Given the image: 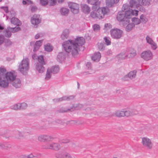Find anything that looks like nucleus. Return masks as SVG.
Here are the masks:
<instances>
[{
  "label": "nucleus",
  "mask_w": 158,
  "mask_h": 158,
  "mask_svg": "<svg viewBox=\"0 0 158 158\" xmlns=\"http://www.w3.org/2000/svg\"><path fill=\"white\" fill-rule=\"evenodd\" d=\"M128 113L129 112H127V110L123 109L119 112V117H123L124 116H129L130 114Z\"/></svg>",
  "instance_id": "cd10ccee"
},
{
  "label": "nucleus",
  "mask_w": 158,
  "mask_h": 158,
  "mask_svg": "<svg viewBox=\"0 0 158 158\" xmlns=\"http://www.w3.org/2000/svg\"><path fill=\"white\" fill-rule=\"evenodd\" d=\"M136 73V71L134 70L129 72L127 75H125L123 78V79L125 81L129 80V79H132L135 77Z\"/></svg>",
  "instance_id": "9b49d317"
},
{
  "label": "nucleus",
  "mask_w": 158,
  "mask_h": 158,
  "mask_svg": "<svg viewBox=\"0 0 158 158\" xmlns=\"http://www.w3.org/2000/svg\"><path fill=\"white\" fill-rule=\"evenodd\" d=\"M138 9H139V10L141 11V12H144L145 11V8L144 7H143L142 6L140 5L139 4Z\"/></svg>",
  "instance_id": "052dcab7"
},
{
  "label": "nucleus",
  "mask_w": 158,
  "mask_h": 158,
  "mask_svg": "<svg viewBox=\"0 0 158 158\" xmlns=\"http://www.w3.org/2000/svg\"><path fill=\"white\" fill-rule=\"evenodd\" d=\"M19 104L20 105V109H25L27 108V104L25 103H19Z\"/></svg>",
  "instance_id": "3c124183"
},
{
  "label": "nucleus",
  "mask_w": 158,
  "mask_h": 158,
  "mask_svg": "<svg viewBox=\"0 0 158 158\" xmlns=\"http://www.w3.org/2000/svg\"><path fill=\"white\" fill-rule=\"evenodd\" d=\"M135 26V24L133 23H131L128 24L126 27V31H130Z\"/></svg>",
  "instance_id": "2f4dec72"
},
{
  "label": "nucleus",
  "mask_w": 158,
  "mask_h": 158,
  "mask_svg": "<svg viewBox=\"0 0 158 158\" xmlns=\"http://www.w3.org/2000/svg\"><path fill=\"white\" fill-rule=\"evenodd\" d=\"M6 13L8 12V9L7 6L2 7H1Z\"/></svg>",
  "instance_id": "69168bd1"
},
{
  "label": "nucleus",
  "mask_w": 158,
  "mask_h": 158,
  "mask_svg": "<svg viewBox=\"0 0 158 158\" xmlns=\"http://www.w3.org/2000/svg\"><path fill=\"white\" fill-rule=\"evenodd\" d=\"M10 22L11 23L17 26H20L21 25L20 21L18 18L14 17L11 19Z\"/></svg>",
  "instance_id": "aec40b11"
},
{
  "label": "nucleus",
  "mask_w": 158,
  "mask_h": 158,
  "mask_svg": "<svg viewBox=\"0 0 158 158\" xmlns=\"http://www.w3.org/2000/svg\"><path fill=\"white\" fill-rule=\"evenodd\" d=\"M97 10L92 11L90 13V16L93 19H94L98 18L102 19L104 18L105 14H106L108 11L107 8L105 7H102V8H98Z\"/></svg>",
  "instance_id": "f03ea898"
},
{
  "label": "nucleus",
  "mask_w": 158,
  "mask_h": 158,
  "mask_svg": "<svg viewBox=\"0 0 158 158\" xmlns=\"http://www.w3.org/2000/svg\"><path fill=\"white\" fill-rule=\"evenodd\" d=\"M127 48L122 50L119 54V58L122 59H127Z\"/></svg>",
  "instance_id": "6ab92c4d"
},
{
  "label": "nucleus",
  "mask_w": 158,
  "mask_h": 158,
  "mask_svg": "<svg viewBox=\"0 0 158 158\" xmlns=\"http://www.w3.org/2000/svg\"><path fill=\"white\" fill-rule=\"evenodd\" d=\"M118 2H117L116 0H106V5L109 7H112L115 2L117 3Z\"/></svg>",
  "instance_id": "c85d7f7f"
},
{
  "label": "nucleus",
  "mask_w": 158,
  "mask_h": 158,
  "mask_svg": "<svg viewBox=\"0 0 158 158\" xmlns=\"http://www.w3.org/2000/svg\"><path fill=\"white\" fill-rule=\"evenodd\" d=\"M151 0H142L141 4L144 6H148L151 4Z\"/></svg>",
  "instance_id": "e433bc0d"
},
{
  "label": "nucleus",
  "mask_w": 158,
  "mask_h": 158,
  "mask_svg": "<svg viewBox=\"0 0 158 158\" xmlns=\"http://www.w3.org/2000/svg\"><path fill=\"white\" fill-rule=\"evenodd\" d=\"M142 143L143 145L148 148L151 149L152 147V143L150 139L147 137L142 138Z\"/></svg>",
  "instance_id": "6e6552de"
},
{
  "label": "nucleus",
  "mask_w": 158,
  "mask_h": 158,
  "mask_svg": "<svg viewBox=\"0 0 158 158\" xmlns=\"http://www.w3.org/2000/svg\"><path fill=\"white\" fill-rule=\"evenodd\" d=\"M44 65L37 63L35 66V69L36 70L40 73H42L45 70L44 67L43 66Z\"/></svg>",
  "instance_id": "a211bd4d"
},
{
  "label": "nucleus",
  "mask_w": 158,
  "mask_h": 158,
  "mask_svg": "<svg viewBox=\"0 0 158 158\" xmlns=\"http://www.w3.org/2000/svg\"><path fill=\"white\" fill-rule=\"evenodd\" d=\"M98 48L100 51H103L105 49L106 44L104 42H101L98 44Z\"/></svg>",
  "instance_id": "7c9ffc66"
},
{
  "label": "nucleus",
  "mask_w": 158,
  "mask_h": 158,
  "mask_svg": "<svg viewBox=\"0 0 158 158\" xmlns=\"http://www.w3.org/2000/svg\"><path fill=\"white\" fill-rule=\"evenodd\" d=\"M28 59H23L19 66V70L23 74L25 75L29 70V63Z\"/></svg>",
  "instance_id": "7ed1b4c3"
},
{
  "label": "nucleus",
  "mask_w": 158,
  "mask_h": 158,
  "mask_svg": "<svg viewBox=\"0 0 158 158\" xmlns=\"http://www.w3.org/2000/svg\"><path fill=\"white\" fill-rule=\"evenodd\" d=\"M94 30L95 31H99L100 29V26L97 24H94L93 26Z\"/></svg>",
  "instance_id": "8fccbe9b"
},
{
  "label": "nucleus",
  "mask_w": 158,
  "mask_h": 158,
  "mask_svg": "<svg viewBox=\"0 0 158 158\" xmlns=\"http://www.w3.org/2000/svg\"><path fill=\"white\" fill-rule=\"evenodd\" d=\"M10 28H11V27H8L5 30V35L7 37L10 38L12 35L11 29Z\"/></svg>",
  "instance_id": "393cba45"
},
{
  "label": "nucleus",
  "mask_w": 158,
  "mask_h": 158,
  "mask_svg": "<svg viewBox=\"0 0 158 158\" xmlns=\"http://www.w3.org/2000/svg\"><path fill=\"white\" fill-rule=\"evenodd\" d=\"M146 40L147 43L151 45L153 50H155L157 48V46L156 44L149 36L147 35L146 36Z\"/></svg>",
  "instance_id": "1a4fd4ad"
},
{
  "label": "nucleus",
  "mask_w": 158,
  "mask_h": 158,
  "mask_svg": "<svg viewBox=\"0 0 158 158\" xmlns=\"http://www.w3.org/2000/svg\"><path fill=\"white\" fill-rule=\"evenodd\" d=\"M85 41V39L83 37H79L75 40H69L65 42L62 46L67 52H71L72 56H75L78 54L79 47L83 45Z\"/></svg>",
  "instance_id": "f257e3e1"
},
{
  "label": "nucleus",
  "mask_w": 158,
  "mask_h": 158,
  "mask_svg": "<svg viewBox=\"0 0 158 158\" xmlns=\"http://www.w3.org/2000/svg\"><path fill=\"white\" fill-rule=\"evenodd\" d=\"M112 27V25L110 23H107L104 25V29L106 30H108L111 28Z\"/></svg>",
  "instance_id": "09e8293b"
},
{
  "label": "nucleus",
  "mask_w": 158,
  "mask_h": 158,
  "mask_svg": "<svg viewBox=\"0 0 158 158\" xmlns=\"http://www.w3.org/2000/svg\"><path fill=\"white\" fill-rule=\"evenodd\" d=\"M37 9V8L36 6H32L31 8V12H35L36 11Z\"/></svg>",
  "instance_id": "774afa93"
},
{
  "label": "nucleus",
  "mask_w": 158,
  "mask_h": 158,
  "mask_svg": "<svg viewBox=\"0 0 158 158\" xmlns=\"http://www.w3.org/2000/svg\"><path fill=\"white\" fill-rule=\"evenodd\" d=\"M68 6L70 9L71 11L73 14H76L79 12V5L75 3L70 2L68 3Z\"/></svg>",
  "instance_id": "423d86ee"
},
{
  "label": "nucleus",
  "mask_w": 158,
  "mask_h": 158,
  "mask_svg": "<svg viewBox=\"0 0 158 158\" xmlns=\"http://www.w3.org/2000/svg\"><path fill=\"white\" fill-rule=\"evenodd\" d=\"M52 138L50 136L47 135H41L38 137V139L40 141H50Z\"/></svg>",
  "instance_id": "dca6fc26"
},
{
  "label": "nucleus",
  "mask_w": 158,
  "mask_h": 158,
  "mask_svg": "<svg viewBox=\"0 0 158 158\" xmlns=\"http://www.w3.org/2000/svg\"><path fill=\"white\" fill-rule=\"evenodd\" d=\"M127 59H132L136 55V52L135 50L132 48H127Z\"/></svg>",
  "instance_id": "9d476101"
},
{
  "label": "nucleus",
  "mask_w": 158,
  "mask_h": 158,
  "mask_svg": "<svg viewBox=\"0 0 158 158\" xmlns=\"http://www.w3.org/2000/svg\"><path fill=\"white\" fill-rule=\"evenodd\" d=\"M13 83V85L16 88H19L21 86V81L19 79H15Z\"/></svg>",
  "instance_id": "bb28decb"
},
{
  "label": "nucleus",
  "mask_w": 158,
  "mask_h": 158,
  "mask_svg": "<svg viewBox=\"0 0 158 158\" xmlns=\"http://www.w3.org/2000/svg\"><path fill=\"white\" fill-rule=\"evenodd\" d=\"M54 102L57 103L59 102L64 101L63 96L60 98H55L53 99Z\"/></svg>",
  "instance_id": "603ef678"
},
{
  "label": "nucleus",
  "mask_w": 158,
  "mask_h": 158,
  "mask_svg": "<svg viewBox=\"0 0 158 158\" xmlns=\"http://www.w3.org/2000/svg\"><path fill=\"white\" fill-rule=\"evenodd\" d=\"M64 158H72L71 156L70 155L67 153L65 152Z\"/></svg>",
  "instance_id": "338daca9"
},
{
  "label": "nucleus",
  "mask_w": 158,
  "mask_h": 158,
  "mask_svg": "<svg viewBox=\"0 0 158 158\" xmlns=\"http://www.w3.org/2000/svg\"><path fill=\"white\" fill-rule=\"evenodd\" d=\"M56 2V0H50L49 5L51 6H54L55 5Z\"/></svg>",
  "instance_id": "4d7b16f0"
},
{
  "label": "nucleus",
  "mask_w": 158,
  "mask_h": 158,
  "mask_svg": "<svg viewBox=\"0 0 158 158\" xmlns=\"http://www.w3.org/2000/svg\"><path fill=\"white\" fill-rule=\"evenodd\" d=\"M140 56L142 58L146 61L151 60L153 57L152 52L149 50L143 51Z\"/></svg>",
  "instance_id": "39448f33"
},
{
  "label": "nucleus",
  "mask_w": 158,
  "mask_h": 158,
  "mask_svg": "<svg viewBox=\"0 0 158 158\" xmlns=\"http://www.w3.org/2000/svg\"><path fill=\"white\" fill-rule=\"evenodd\" d=\"M20 105L19 103L16 104L12 106L11 108L12 109L14 110H18L20 109Z\"/></svg>",
  "instance_id": "a18cd8bd"
},
{
  "label": "nucleus",
  "mask_w": 158,
  "mask_h": 158,
  "mask_svg": "<svg viewBox=\"0 0 158 158\" xmlns=\"http://www.w3.org/2000/svg\"><path fill=\"white\" fill-rule=\"evenodd\" d=\"M43 40L36 41L34 45L33 51L36 52L37 51L41 46L42 45Z\"/></svg>",
  "instance_id": "412c9836"
},
{
  "label": "nucleus",
  "mask_w": 158,
  "mask_h": 158,
  "mask_svg": "<svg viewBox=\"0 0 158 158\" xmlns=\"http://www.w3.org/2000/svg\"><path fill=\"white\" fill-rule=\"evenodd\" d=\"M12 44V42L9 39H7L6 42V45L8 46Z\"/></svg>",
  "instance_id": "680f3d73"
},
{
  "label": "nucleus",
  "mask_w": 158,
  "mask_h": 158,
  "mask_svg": "<svg viewBox=\"0 0 158 158\" xmlns=\"http://www.w3.org/2000/svg\"><path fill=\"white\" fill-rule=\"evenodd\" d=\"M38 60L39 62L43 65H44L45 64V62L44 59V56L43 55L39 56L38 57Z\"/></svg>",
  "instance_id": "72a5a7b5"
},
{
  "label": "nucleus",
  "mask_w": 158,
  "mask_h": 158,
  "mask_svg": "<svg viewBox=\"0 0 158 158\" xmlns=\"http://www.w3.org/2000/svg\"><path fill=\"white\" fill-rule=\"evenodd\" d=\"M49 70V69H48L45 77V79L46 80H49L51 77V73H52Z\"/></svg>",
  "instance_id": "79ce46f5"
},
{
  "label": "nucleus",
  "mask_w": 158,
  "mask_h": 158,
  "mask_svg": "<svg viewBox=\"0 0 158 158\" xmlns=\"http://www.w3.org/2000/svg\"><path fill=\"white\" fill-rule=\"evenodd\" d=\"M40 2L42 5L45 6L48 4V0H40Z\"/></svg>",
  "instance_id": "5fc2aeb1"
},
{
  "label": "nucleus",
  "mask_w": 158,
  "mask_h": 158,
  "mask_svg": "<svg viewBox=\"0 0 158 158\" xmlns=\"http://www.w3.org/2000/svg\"><path fill=\"white\" fill-rule=\"evenodd\" d=\"M60 148V145L57 143H53L52 144H47L45 148L46 149H53L55 150H58Z\"/></svg>",
  "instance_id": "f8f14e48"
},
{
  "label": "nucleus",
  "mask_w": 158,
  "mask_h": 158,
  "mask_svg": "<svg viewBox=\"0 0 158 158\" xmlns=\"http://www.w3.org/2000/svg\"><path fill=\"white\" fill-rule=\"evenodd\" d=\"M65 152H59L56 154V157L57 158H64Z\"/></svg>",
  "instance_id": "37998d69"
},
{
  "label": "nucleus",
  "mask_w": 158,
  "mask_h": 158,
  "mask_svg": "<svg viewBox=\"0 0 158 158\" xmlns=\"http://www.w3.org/2000/svg\"><path fill=\"white\" fill-rule=\"evenodd\" d=\"M11 28L10 29L12 30H11L12 32L13 33L16 32L21 30V28L19 27H11Z\"/></svg>",
  "instance_id": "49530a36"
},
{
  "label": "nucleus",
  "mask_w": 158,
  "mask_h": 158,
  "mask_svg": "<svg viewBox=\"0 0 158 158\" xmlns=\"http://www.w3.org/2000/svg\"><path fill=\"white\" fill-rule=\"evenodd\" d=\"M4 37L3 35H0V45L2 44L4 40Z\"/></svg>",
  "instance_id": "13d9d810"
},
{
  "label": "nucleus",
  "mask_w": 158,
  "mask_h": 158,
  "mask_svg": "<svg viewBox=\"0 0 158 158\" xmlns=\"http://www.w3.org/2000/svg\"><path fill=\"white\" fill-rule=\"evenodd\" d=\"M75 96L73 95H70L69 96H63L64 101H70L73 100Z\"/></svg>",
  "instance_id": "ea45409f"
},
{
  "label": "nucleus",
  "mask_w": 158,
  "mask_h": 158,
  "mask_svg": "<svg viewBox=\"0 0 158 158\" xmlns=\"http://www.w3.org/2000/svg\"><path fill=\"white\" fill-rule=\"evenodd\" d=\"M45 50L47 52H51L52 50V46L50 44H47L44 46Z\"/></svg>",
  "instance_id": "c9c22d12"
},
{
  "label": "nucleus",
  "mask_w": 158,
  "mask_h": 158,
  "mask_svg": "<svg viewBox=\"0 0 158 158\" xmlns=\"http://www.w3.org/2000/svg\"><path fill=\"white\" fill-rule=\"evenodd\" d=\"M112 54V52L110 50H108L106 52L105 54L106 55L109 56Z\"/></svg>",
  "instance_id": "e2e57ef3"
},
{
  "label": "nucleus",
  "mask_w": 158,
  "mask_h": 158,
  "mask_svg": "<svg viewBox=\"0 0 158 158\" xmlns=\"http://www.w3.org/2000/svg\"><path fill=\"white\" fill-rule=\"evenodd\" d=\"M22 158H37L36 156H35L32 154L27 156H23Z\"/></svg>",
  "instance_id": "864d4df0"
},
{
  "label": "nucleus",
  "mask_w": 158,
  "mask_h": 158,
  "mask_svg": "<svg viewBox=\"0 0 158 158\" xmlns=\"http://www.w3.org/2000/svg\"><path fill=\"white\" fill-rule=\"evenodd\" d=\"M60 12L63 15H67L69 12V10L65 8H61L60 10Z\"/></svg>",
  "instance_id": "c756f323"
},
{
  "label": "nucleus",
  "mask_w": 158,
  "mask_h": 158,
  "mask_svg": "<svg viewBox=\"0 0 158 158\" xmlns=\"http://www.w3.org/2000/svg\"><path fill=\"white\" fill-rule=\"evenodd\" d=\"M131 9H129L128 10L126 11L125 13L124 17L122 19H121L120 21L123 25H125L129 23V20L131 17Z\"/></svg>",
  "instance_id": "20e7f679"
},
{
  "label": "nucleus",
  "mask_w": 158,
  "mask_h": 158,
  "mask_svg": "<svg viewBox=\"0 0 158 158\" xmlns=\"http://www.w3.org/2000/svg\"><path fill=\"white\" fill-rule=\"evenodd\" d=\"M131 21L136 25L139 24L141 22L139 18L136 17L132 18Z\"/></svg>",
  "instance_id": "c03bdc74"
},
{
  "label": "nucleus",
  "mask_w": 158,
  "mask_h": 158,
  "mask_svg": "<svg viewBox=\"0 0 158 158\" xmlns=\"http://www.w3.org/2000/svg\"><path fill=\"white\" fill-rule=\"evenodd\" d=\"M140 19L142 22L144 23H146L147 21V19L146 17L143 15H142L140 17Z\"/></svg>",
  "instance_id": "de8ad7c7"
},
{
  "label": "nucleus",
  "mask_w": 158,
  "mask_h": 158,
  "mask_svg": "<svg viewBox=\"0 0 158 158\" xmlns=\"http://www.w3.org/2000/svg\"><path fill=\"white\" fill-rule=\"evenodd\" d=\"M130 6L131 8L138 9L139 4H137L136 2L134 0H131L129 2Z\"/></svg>",
  "instance_id": "a878e982"
},
{
  "label": "nucleus",
  "mask_w": 158,
  "mask_h": 158,
  "mask_svg": "<svg viewBox=\"0 0 158 158\" xmlns=\"http://www.w3.org/2000/svg\"><path fill=\"white\" fill-rule=\"evenodd\" d=\"M139 11L137 10H132L131 9V15H135L137 16L138 15V13Z\"/></svg>",
  "instance_id": "6e6d98bb"
},
{
  "label": "nucleus",
  "mask_w": 158,
  "mask_h": 158,
  "mask_svg": "<svg viewBox=\"0 0 158 158\" xmlns=\"http://www.w3.org/2000/svg\"><path fill=\"white\" fill-rule=\"evenodd\" d=\"M69 31L68 29H65L61 35V37L62 40H64L66 39L69 36Z\"/></svg>",
  "instance_id": "5701e85b"
},
{
  "label": "nucleus",
  "mask_w": 158,
  "mask_h": 158,
  "mask_svg": "<svg viewBox=\"0 0 158 158\" xmlns=\"http://www.w3.org/2000/svg\"><path fill=\"white\" fill-rule=\"evenodd\" d=\"M99 0H88V3L93 5V9L94 10H96L99 7V3L98 2Z\"/></svg>",
  "instance_id": "4468645a"
},
{
  "label": "nucleus",
  "mask_w": 158,
  "mask_h": 158,
  "mask_svg": "<svg viewBox=\"0 0 158 158\" xmlns=\"http://www.w3.org/2000/svg\"><path fill=\"white\" fill-rule=\"evenodd\" d=\"M64 55L62 53H60L57 56V60L59 62H61L64 60Z\"/></svg>",
  "instance_id": "4c0bfd02"
},
{
  "label": "nucleus",
  "mask_w": 158,
  "mask_h": 158,
  "mask_svg": "<svg viewBox=\"0 0 158 158\" xmlns=\"http://www.w3.org/2000/svg\"><path fill=\"white\" fill-rule=\"evenodd\" d=\"M41 21L40 19V16L38 15H34L31 19V22L35 28L37 27V26Z\"/></svg>",
  "instance_id": "0eeeda50"
},
{
  "label": "nucleus",
  "mask_w": 158,
  "mask_h": 158,
  "mask_svg": "<svg viewBox=\"0 0 158 158\" xmlns=\"http://www.w3.org/2000/svg\"><path fill=\"white\" fill-rule=\"evenodd\" d=\"M82 10L85 13H89L90 11V7L87 5H84L82 6Z\"/></svg>",
  "instance_id": "473e14b6"
},
{
  "label": "nucleus",
  "mask_w": 158,
  "mask_h": 158,
  "mask_svg": "<svg viewBox=\"0 0 158 158\" xmlns=\"http://www.w3.org/2000/svg\"><path fill=\"white\" fill-rule=\"evenodd\" d=\"M101 56L100 53L99 52H96L94 53V55L92 56V59L95 62L98 61L101 57Z\"/></svg>",
  "instance_id": "f3484780"
},
{
  "label": "nucleus",
  "mask_w": 158,
  "mask_h": 158,
  "mask_svg": "<svg viewBox=\"0 0 158 158\" xmlns=\"http://www.w3.org/2000/svg\"><path fill=\"white\" fill-rule=\"evenodd\" d=\"M103 40L105 42L106 44V45L108 46L111 44V39L110 38L106 36L104 38Z\"/></svg>",
  "instance_id": "58836bf2"
},
{
  "label": "nucleus",
  "mask_w": 158,
  "mask_h": 158,
  "mask_svg": "<svg viewBox=\"0 0 158 158\" xmlns=\"http://www.w3.org/2000/svg\"><path fill=\"white\" fill-rule=\"evenodd\" d=\"M82 106V105L81 104H78V105L76 106H73L70 109H68L67 110H64L62 112H65L70 111H73L74 110H78L80 109Z\"/></svg>",
  "instance_id": "b1692460"
},
{
  "label": "nucleus",
  "mask_w": 158,
  "mask_h": 158,
  "mask_svg": "<svg viewBox=\"0 0 158 158\" xmlns=\"http://www.w3.org/2000/svg\"><path fill=\"white\" fill-rule=\"evenodd\" d=\"M128 112L130 114L129 116L132 115H134L137 114L138 113L137 111L135 109H131L127 110Z\"/></svg>",
  "instance_id": "a19ab883"
},
{
  "label": "nucleus",
  "mask_w": 158,
  "mask_h": 158,
  "mask_svg": "<svg viewBox=\"0 0 158 158\" xmlns=\"http://www.w3.org/2000/svg\"><path fill=\"white\" fill-rule=\"evenodd\" d=\"M49 71H50L51 73L54 74L58 73L59 71V67L58 66H55L52 67L51 68H48Z\"/></svg>",
  "instance_id": "4be33fe9"
},
{
  "label": "nucleus",
  "mask_w": 158,
  "mask_h": 158,
  "mask_svg": "<svg viewBox=\"0 0 158 158\" xmlns=\"http://www.w3.org/2000/svg\"><path fill=\"white\" fill-rule=\"evenodd\" d=\"M128 6L126 4H124L122 8V10H125L128 9Z\"/></svg>",
  "instance_id": "0e129e2a"
},
{
  "label": "nucleus",
  "mask_w": 158,
  "mask_h": 158,
  "mask_svg": "<svg viewBox=\"0 0 158 158\" xmlns=\"http://www.w3.org/2000/svg\"><path fill=\"white\" fill-rule=\"evenodd\" d=\"M110 32L111 36L113 38H118V29L114 28L110 30Z\"/></svg>",
  "instance_id": "2eb2a0df"
},
{
  "label": "nucleus",
  "mask_w": 158,
  "mask_h": 158,
  "mask_svg": "<svg viewBox=\"0 0 158 158\" xmlns=\"http://www.w3.org/2000/svg\"><path fill=\"white\" fill-rule=\"evenodd\" d=\"M86 67L88 69H91L92 68V64L90 62H88L86 64Z\"/></svg>",
  "instance_id": "bf43d9fd"
},
{
  "label": "nucleus",
  "mask_w": 158,
  "mask_h": 158,
  "mask_svg": "<svg viewBox=\"0 0 158 158\" xmlns=\"http://www.w3.org/2000/svg\"><path fill=\"white\" fill-rule=\"evenodd\" d=\"M6 77L7 81H13L15 79L16 76L13 73L9 72L6 73Z\"/></svg>",
  "instance_id": "ddd939ff"
},
{
  "label": "nucleus",
  "mask_w": 158,
  "mask_h": 158,
  "mask_svg": "<svg viewBox=\"0 0 158 158\" xmlns=\"http://www.w3.org/2000/svg\"><path fill=\"white\" fill-rule=\"evenodd\" d=\"M1 79L0 77V85L3 87L5 88L7 87L8 85V83L7 81L6 80H3L1 81Z\"/></svg>",
  "instance_id": "f704fd0d"
}]
</instances>
